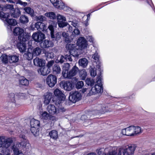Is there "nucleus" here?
Returning a JSON list of instances; mask_svg holds the SVG:
<instances>
[{
  "label": "nucleus",
  "instance_id": "obj_59",
  "mask_svg": "<svg viewBox=\"0 0 155 155\" xmlns=\"http://www.w3.org/2000/svg\"><path fill=\"white\" fill-rule=\"evenodd\" d=\"M41 24V22H38L35 25V27L38 30H40Z\"/></svg>",
  "mask_w": 155,
  "mask_h": 155
},
{
  "label": "nucleus",
  "instance_id": "obj_26",
  "mask_svg": "<svg viewBox=\"0 0 155 155\" xmlns=\"http://www.w3.org/2000/svg\"><path fill=\"white\" fill-rule=\"evenodd\" d=\"M51 3L56 8L59 9H64L65 6L64 3L61 2H59L58 0H50Z\"/></svg>",
  "mask_w": 155,
  "mask_h": 155
},
{
  "label": "nucleus",
  "instance_id": "obj_62",
  "mask_svg": "<svg viewBox=\"0 0 155 155\" xmlns=\"http://www.w3.org/2000/svg\"><path fill=\"white\" fill-rule=\"evenodd\" d=\"M88 40L90 42H93L94 41V38L91 36H89L87 38Z\"/></svg>",
  "mask_w": 155,
  "mask_h": 155
},
{
  "label": "nucleus",
  "instance_id": "obj_63",
  "mask_svg": "<svg viewBox=\"0 0 155 155\" xmlns=\"http://www.w3.org/2000/svg\"><path fill=\"white\" fill-rule=\"evenodd\" d=\"M66 60L65 58V57H64L63 55H61V56L60 58V59L59 62L62 63L64 62Z\"/></svg>",
  "mask_w": 155,
  "mask_h": 155
},
{
  "label": "nucleus",
  "instance_id": "obj_4",
  "mask_svg": "<svg viewBox=\"0 0 155 155\" xmlns=\"http://www.w3.org/2000/svg\"><path fill=\"white\" fill-rule=\"evenodd\" d=\"M10 15L8 13H5L2 12H0V17L5 18V23L7 26V28L9 29L11 31H12L11 26H15L17 24L16 21L13 19H9L8 18Z\"/></svg>",
  "mask_w": 155,
  "mask_h": 155
},
{
  "label": "nucleus",
  "instance_id": "obj_52",
  "mask_svg": "<svg viewBox=\"0 0 155 155\" xmlns=\"http://www.w3.org/2000/svg\"><path fill=\"white\" fill-rule=\"evenodd\" d=\"M92 57L95 61H97L96 64H98L97 63L98 62V61L99 58V55L97 51H96L95 53L93 55Z\"/></svg>",
  "mask_w": 155,
  "mask_h": 155
},
{
  "label": "nucleus",
  "instance_id": "obj_8",
  "mask_svg": "<svg viewBox=\"0 0 155 155\" xmlns=\"http://www.w3.org/2000/svg\"><path fill=\"white\" fill-rule=\"evenodd\" d=\"M66 48L69 50V53L73 56H78L81 54L80 49L78 48L75 44H68Z\"/></svg>",
  "mask_w": 155,
  "mask_h": 155
},
{
  "label": "nucleus",
  "instance_id": "obj_21",
  "mask_svg": "<svg viewBox=\"0 0 155 155\" xmlns=\"http://www.w3.org/2000/svg\"><path fill=\"white\" fill-rule=\"evenodd\" d=\"M40 111L39 112L40 118L43 120H48L51 117V115L46 111H43L41 108L42 105H39Z\"/></svg>",
  "mask_w": 155,
  "mask_h": 155
},
{
  "label": "nucleus",
  "instance_id": "obj_20",
  "mask_svg": "<svg viewBox=\"0 0 155 155\" xmlns=\"http://www.w3.org/2000/svg\"><path fill=\"white\" fill-rule=\"evenodd\" d=\"M78 68L76 66H74L72 69L67 74H64V78H71L72 77L75 76L77 73L78 71Z\"/></svg>",
  "mask_w": 155,
  "mask_h": 155
},
{
  "label": "nucleus",
  "instance_id": "obj_27",
  "mask_svg": "<svg viewBox=\"0 0 155 155\" xmlns=\"http://www.w3.org/2000/svg\"><path fill=\"white\" fill-rule=\"evenodd\" d=\"M8 57L9 63L10 64L15 63L18 62L19 55L18 54H9Z\"/></svg>",
  "mask_w": 155,
  "mask_h": 155
},
{
  "label": "nucleus",
  "instance_id": "obj_12",
  "mask_svg": "<svg viewBox=\"0 0 155 155\" xmlns=\"http://www.w3.org/2000/svg\"><path fill=\"white\" fill-rule=\"evenodd\" d=\"M12 141L11 138L5 139L4 137L0 136V147L7 148L9 147Z\"/></svg>",
  "mask_w": 155,
  "mask_h": 155
},
{
  "label": "nucleus",
  "instance_id": "obj_33",
  "mask_svg": "<svg viewBox=\"0 0 155 155\" xmlns=\"http://www.w3.org/2000/svg\"><path fill=\"white\" fill-rule=\"evenodd\" d=\"M31 49L28 48V51L26 53H25L24 55V57L28 60H31L34 56L33 53H31L30 51V50L31 51Z\"/></svg>",
  "mask_w": 155,
  "mask_h": 155
},
{
  "label": "nucleus",
  "instance_id": "obj_29",
  "mask_svg": "<svg viewBox=\"0 0 155 155\" xmlns=\"http://www.w3.org/2000/svg\"><path fill=\"white\" fill-rule=\"evenodd\" d=\"M34 64L37 66L41 67L44 66L45 63V61L42 58L37 57L33 60Z\"/></svg>",
  "mask_w": 155,
  "mask_h": 155
},
{
  "label": "nucleus",
  "instance_id": "obj_54",
  "mask_svg": "<svg viewBox=\"0 0 155 155\" xmlns=\"http://www.w3.org/2000/svg\"><path fill=\"white\" fill-rule=\"evenodd\" d=\"M65 58L67 61H72V58H71V54L70 53L69 54H66L65 55Z\"/></svg>",
  "mask_w": 155,
  "mask_h": 155
},
{
  "label": "nucleus",
  "instance_id": "obj_39",
  "mask_svg": "<svg viewBox=\"0 0 155 155\" xmlns=\"http://www.w3.org/2000/svg\"><path fill=\"white\" fill-rule=\"evenodd\" d=\"M53 71L54 74H58L60 73L61 69L58 65L55 64L53 67Z\"/></svg>",
  "mask_w": 155,
  "mask_h": 155
},
{
  "label": "nucleus",
  "instance_id": "obj_14",
  "mask_svg": "<svg viewBox=\"0 0 155 155\" xmlns=\"http://www.w3.org/2000/svg\"><path fill=\"white\" fill-rule=\"evenodd\" d=\"M46 82L49 87H52L57 82V78L55 75L50 74L46 79Z\"/></svg>",
  "mask_w": 155,
  "mask_h": 155
},
{
  "label": "nucleus",
  "instance_id": "obj_42",
  "mask_svg": "<svg viewBox=\"0 0 155 155\" xmlns=\"http://www.w3.org/2000/svg\"><path fill=\"white\" fill-rule=\"evenodd\" d=\"M49 135L51 138L54 139H56L58 137V133L55 130H53L50 132Z\"/></svg>",
  "mask_w": 155,
  "mask_h": 155
},
{
  "label": "nucleus",
  "instance_id": "obj_34",
  "mask_svg": "<svg viewBox=\"0 0 155 155\" xmlns=\"http://www.w3.org/2000/svg\"><path fill=\"white\" fill-rule=\"evenodd\" d=\"M68 22H71V25L76 28H78L80 26V22L76 20H73L71 17L69 18Z\"/></svg>",
  "mask_w": 155,
  "mask_h": 155
},
{
  "label": "nucleus",
  "instance_id": "obj_32",
  "mask_svg": "<svg viewBox=\"0 0 155 155\" xmlns=\"http://www.w3.org/2000/svg\"><path fill=\"white\" fill-rule=\"evenodd\" d=\"M12 11H13V12H11L10 13L11 16L12 17L17 18L20 16L21 12L19 9L18 8H17L15 10L14 9Z\"/></svg>",
  "mask_w": 155,
  "mask_h": 155
},
{
  "label": "nucleus",
  "instance_id": "obj_50",
  "mask_svg": "<svg viewBox=\"0 0 155 155\" xmlns=\"http://www.w3.org/2000/svg\"><path fill=\"white\" fill-rule=\"evenodd\" d=\"M15 4H18L19 5H20L21 6H22L24 7H25L27 6L28 5L27 3V2H23L21 0H16Z\"/></svg>",
  "mask_w": 155,
  "mask_h": 155
},
{
  "label": "nucleus",
  "instance_id": "obj_64",
  "mask_svg": "<svg viewBox=\"0 0 155 155\" xmlns=\"http://www.w3.org/2000/svg\"><path fill=\"white\" fill-rule=\"evenodd\" d=\"M121 133L123 135L127 136L126 128L122 129L121 131Z\"/></svg>",
  "mask_w": 155,
  "mask_h": 155
},
{
  "label": "nucleus",
  "instance_id": "obj_57",
  "mask_svg": "<svg viewBox=\"0 0 155 155\" xmlns=\"http://www.w3.org/2000/svg\"><path fill=\"white\" fill-rule=\"evenodd\" d=\"M54 63V61H50L48 62L47 66H46L48 67V69H50V68L53 65Z\"/></svg>",
  "mask_w": 155,
  "mask_h": 155
},
{
  "label": "nucleus",
  "instance_id": "obj_35",
  "mask_svg": "<svg viewBox=\"0 0 155 155\" xmlns=\"http://www.w3.org/2000/svg\"><path fill=\"white\" fill-rule=\"evenodd\" d=\"M134 126H132L126 128L127 136H132L134 135Z\"/></svg>",
  "mask_w": 155,
  "mask_h": 155
},
{
  "label": "nucleus",
  "instance_id": "obj_41",
  "mask_svg": "<svg viewBox=\"0 0 155 155\" xmlns=\"http://www.w3.org/2000/svg\"><path fill=\"white\" fill-rule=\"evenodd\" d=\"M24 10L26 12L31 15V16H33L34 15V11L33 9L30 7H25L24 8Z\"/></svg>",
  "mask_w": 155,
  "mask_h": 155
},
{
  "label": "nucleus",
  "instance_id": "obj_11",
  "mask_svg": "<svg viewBox=\"0 0 155 155\" xmlns=\"http://www.w3.org/2000/svg\"><path fill=\"white\" fill-rule=\"evenodd\" d=\"M81 97V94L78 91H72L70 93L69 99L73 103H75L80 100Z\"/></svg>",
  "mask_w": 155,
  "mask_h": 155
},
{
  "label": "nucleus",
  "instance_id": "obj_7",
  "mask_svg": "<svg viewBox=\"0 0 155 155\" xmlns=\"http://www.w3.org/2000/svg\"><path fill=\"white\" fill-rule=\"evenodd\" d=\"M58 108L57 109L53 104H49L47 107V110L49 113L52 115L56 114L60 112H63L65 111L64 108L60 104H59Z\"/></svg>",
  "mask_w": 155,
  "mask_h": 155
},
{
  "label": "nucleus",
  "instance_id": "obj_24",
  "mask_svg": "<svg viewBox=\"0 0 155 155\" xmlns=\"http://www.w3.org/2000/svg\"><path fill=\"white\" fill-rule=\"evenodd\" d=\"M48 28L50 31V33L51 37L53 38H55V39L56 41H58L60 38L61 37V34L60 32L57 33L55 36L54 34V27L52 25H50L48 27Z\"/></svg>",
  "mask_w": 155,
  "mask_h": 155
},
{
  "label": "nucleus",
  "instance_id": "obj_13",
  "mask_svg": "<svg viewBox=\"0 0 155 155\" xmlns=\"http://www.w3.org/2000/svg\"><path fill=\"white\" fill-rule=\"evenodd\" d=\"M57 23L58 27L60 28H63L66 26L68 24L66 21L65 17L60 14H58L56 16Z\"/></svg>",
  "mask_w": 155,
  "mask_h": 155
},
{
  "label": "nucleus",
  "instance_id": "obj_58",
  "mask_svg": "<svg viewBox=\"0 0 155 155\" xmlns=\"http://www.w3.org/2000/svg\"><path fill=\"white\" fill-rule=\"evenodd\" d=\"M46 28V26H45V24L41 22L40 30L43 31L45 30Z\"/></svg>",
  "mask_w": 155,
  "mask_h": 155
},
{
  "label": "nucleus",
  "instance_id": "obj_44",
  "mask_svg": "<svg viewBox=\"0 0 155 155\" xmlns=\"http://www.w3.org/2000/svg\"><path fill=\"white\" fill-rule=\"evenodd\" d=\"M19 82L20 84L23 85H27L29 84L28 81L24 77L20 79Z\"/></svg>",
  "mask_w": 155,
  "mask_h": 155
},
{
  "label": "nucleus",
  "instance_id": "obj_31",
  "mask_svg": "<svg viewBox=\"0 0 155 155\" xmlns=\"http://www.w3.org/2000/svg\"><path fill=\"white\" fill-rule=\"evenodd\" d=\"M88 63V60L85 58H81L78 61L79 65L83 68H86L87 66Z\"/></svg>",
  "mask_w": 155,
  "mask_h": 155
},
{
  "label": "nucleus",
  "instance_id": "obj_22",
  "mask_svg": "<svg viewBox=\"0 0 155 155\" xmlns=\"http://www.w3.org/2000/svg\"><path fill=\"white\" fill-rule=\"evenodd\" d=\"M22 139L21 140V143H18L16 145H14L13 146H17L16 147L19 149V148L21 146L24 147H28L29 145V143L28 141L26 139L25 137L24 136H22Z\"/></svg>",
  "mask_w": 155,
  "mask_h": 155
},
{
  "label": "nucleus",
  "instance_id": "obj_18",
  "mask_svg": "<svg viewBox=\"0 0 155 155\" xmlns=\"http://www.w3.org/2000/svg\"><path fill=\"white\" fill-rule=\"evenodd\" d=\"M77 45L81 48L80 50L85 49L88 46L87 41L83 37H80L78 39Z\"/></svg>",
  "mask_w": 155,
  "mask_h": 155
},
{
  "label": "nucleus",
  "instance_id": "obj_46",
  "mask_svg": "<svg viewBox=\"0 0 155 155\" xmlns=\"http://www.w3.org/2000/svg\"><path fill=\"white\" fill-rule=\"evenodd\" d=\"M8 55H3L1 56V59L2 62L5 64H7L9 62Z\"/></svg>",
  "mask_w": 155,
  "mask_h": 155
},
{
  "label": "nucleus",
  "instance_id": "obj_48",
  "mask_svg": "<svg viewBox=\"0 0 155 155\" xmlns=\"http://www.w3.org/2000/svg\"><path fill=\"white\" fill-rule=\"evenodd\" d=\"M134 134H139L142 132V130H141L140 127H135L134 126Z\"/></svg>",
  "mask_w": 155,
  "mask_h": 155
},
{
  "label": "nucleus",
  "instance_id": "obj_43",
  "mask_svg": "<svg viewBox=\"0 0 155 155\" xmlns=\"http://www.w3.org/2000/svg\"><path fill=\"white\" fill-rule=\"evenodd\" d=\"M20 21L21 23L23 24L27 23L29 21L28 17L25 15H22L20 17Z\"/></svg>",
  "mask_w": 155,
  "mask_h": 155
},
{
  "label": "nucleus",
  "instance_id": "obj_16",
  "mask_svg": "<svg viewBox=\"0 0 155 155\" xmlns=\"http://www.w3.org/2000/svg\"><path fill=\"white\" fill-rule=\"evenodd\" d=\"M32 38L35 41L39 42L42 41L45 38V36L41 32L37 31L33 34Z\"/></svg>",
  "mask_w": 155,
  "mask_h": 155
},
{
  "label": "nucleus",
  "instance_id": "obj_15",
  "mask_svg": "<svg viewBox=\"0 0 155 155\" xmlns=\"http://www.w3.org/2000/svg\"><path fill=\"white\" fill-rule=\"evenodd\" d=\"M54 94L58 98L57 100L58 103L60 104L62 101L65 99V96L63 92L59 89L57 88L54 91Z\"/></svg>",
  "mask_w": 155,
  "mask_h": 155
},
{
  "label": "nucleus",
  "instance_id": "obj_51",
  "mask_svg": "<svg viewBox=\"0 0 155 155\" xmlns=\"http://www.w3.org/2000/svg\"><path fill=\"white\" fill-rule=\"evenodd\" d=\"M84 83L83 81H79L77 82L76 84V87L78 89L81 88L84 86Z\"/></svg>",
  "mask_w": 155,
  "mask_h": 155
},
{
  "label": "nucleus",
  "instance_id": "obj_17",
  "mask_svg": "<svg viewBox=\"0 0 155 155\" xmlns=\"http://www.w3.org/2000/svg\"><path fill=\"white\" fill-rule=\"evenodd\" d=\"M109 105V104H102L99 105L97 106V111H96L95 114H102L105 112L110 111L108 109V107Z\"/></svg>",
  "mask_w": 155,
  "mask_h": 155
},
{
  "label": "nucleus",
  "instance_id": "obj_49",
  "mask_svg": "<svg viewBox=\"0 0 155 155\" xmlns=\"http://www.w3.org/2000/svg\"><path fill=\"white\" fill-rule=\"evenodd\" d=\"M80 33V31L78 29H75L74 31L72 32L71 37L74 38L79 35Z\"/></svg>",
  "mask_w": 155,
  "mask_h": 155
},
{
  "label": "nucleus",
  "instance_id": "obj_60",
  "mask_svg": "<svg viewBox=\"0 0 155 155\" xmlns=\"http://www.w3.org/2000/svg\"><path fill=\"white\" fill-rule=\"evenodd\" d=\"M0 119L3 121V122L5 123H7L8 121H7L8 120V118H6L5 116H2L0 117Z\"/></svg>",
  "mask_w": 155,
  "mask_h": 155
},
{
  "label": "nucleus",
  "instance_id": "obj_3",
  "mask_svg": "<svg viewBox=\"0 0 155 155\" xmlns=\"http://www.w3.org/2000/svg\"><path fill=\"white\" fill-rule=\"evenodd\" d=\"M136 146L134 144L125 147H121L119 149V155H132L135 150Z\"/></svg>",
  "mask_w": 155,
  "mask_h": 155
},
{
  "label": "nucleus",
  "instance_id": "obj_2",
  "mask_svg": "<svg viewBox=\"0 0 155 155\" xmlns=\"http://www.w3.org/2000/svg\"><path fill=\"white\" fill-rule=\"evenodd\" d=\"M13 33L15 35H19L18 39L20 41H26L30 37V33L24 32V30L19 27H16L14 29Z\"/></svg>",
  "mask_w": 155,
  "mask_h": 155
},
{
  "label": "nucleus",
  "instance_id": "obj_1",
  "mask_svg": "<svg viewBox=\"0 0 155 155\" xmlns=\"http://www.w3.org/2000/svg\"><path fill=\"white\" fill-rule=\"evenodd\" d=\"M82 91L83 93L86 92L87 93V95L89 96L102 93L103 91V87L102 83H101V77L99 76L96 79L95 86L92 87L91 89L88 88H83Z\"/></svg>",
  "mask_w": 155,
  "mask_h": 155
},
{
  "label": "nucleus",
  "instance_id": "obj_61",
  "mask_svg": "<svg viewBox=\"0 0 155 155\" xmlns=\"http://www.w3.org/2000/svg\"><path fill=\"white\" fill-rule=\"evenodd\" d=\"M4 2H7L8 3L15 4L16 0H3Z\"/></svg>",
  "mask_w": 155,
  "mask_h": 155
},
{
  "label": "nucleus",
  "instance_id": "obj_56",
  "mask_svg": "<svg viewBox=\"0 0 155 155\" xmlns=\"http://www.w3.org/2000/svg\"><path fill=\"white\" fill-rule=\"evenodd\" d=\"M6 8L11 10V11L14 10V5H12L7 4L5 5Z\"/></svg>",
  "mask_w": 155,
  "mask_h": 155
},
{
  "label": "nucleus",
  "instance_id": "obj_9",
  "mask_svg": "<svg viewBox=\"0 0 155 155\" xmlns=\"http://www.w3.org/2000/svg\"><path fill=\"white\" fill-rule=\"evenodd\" d=\"M97 63L98 64L96 65V68L94 67V68H91L90 69V74L92 77H94L97 75V72L98 75L99 76L97 77V79L98 77L100 76L101 80V81L102 78L101 77V72L103 71L102 65L101 63H100L99 62H98ZM101 83H102L101 81Z\"/></svg>",
  "mask_w": 155,
  "mask_h": 155
},
{
  "label": "nucleus",
  "instance_id": "obj_36",
  "mask_svg": "<svg viewBox=\"0 0 155 155\" xmlns=\"http://www.w3.org/2000/svg\"><path fill=\"white\" fill-rule=\"evenodd\" d=\"M87 75V73L85 70L82 69L80 71L79 76L82 80H84Z\"/></svg>",
  "mask_w": 155,
  "mask_h": 155
},
{
  "label": "nucleus",
  "instance_id": "obj_23",
  "mask_svg": "<svg viewBox=\"0 0 155 155\" xmlns=\"http://www.w3.org/2000/svg\"><path fill=\"white\" fill-rule=\"evenodd\" d=\"M116 147H109L105 149V153L103 155H116Z\"/></svg>",
  "mask_w": 155,
  "mask_h": 155
},
{
  "label": "nucleus",
  "instance_id": "obj_55",
  "mask_svg": "<svg viewBox=\"0 0 155 155\" xmlns=\"http://www.w3.org/2000/svg\"><path fill=\"white\" fill-rule=\"evenodd\" d=\"M105 150H104L103 148H98L96 150V152L97 154L99 155H100L102 154L104 152V153H105Z\"/></svg>",
  "mask_w": 155,
  "mask_h": 155
},
{
  "label": "nucleus",
  "instance_id": "obj_47",
  "mask_svg": "<svg viewBox=\"0 0 155 155\" xmlns=\"http://www.w3.org/2000/svg\"><path fill=\"white\" fill-rule=\"evenodd\" d=\"M45 56L48 58L52 59L54 57L53 53L51 51L45 52Z\"/></svg>",
  "mask_w": 155,
  "mask_h": 155
},
{
  "label": "nucleus",
  "instance_id": "obj_25",
  "mask_svg": "<svg viewBox=\"0 0 155 155\" xmlns=\"http://www.w3.org/2000/svg\"><path fill=\"white\" fill-rule=\"evenodd\" d=\"M38 70V73L43 76H45L48 74L50 72V69H48V67L45 66H41Z\"/></svg>",
  "mask_w": 155,
  "mask_h": 155
},
{
  "label": "nucleus",
  "instance_id": "obj_28",
  "mask_svg": "<svg viewBox=\"0 0 155 155\" xmlns=\"http://www.w3.org/2000/svg\"><path fill=\"white\" fill-rule=\"evenodd\" d=\"M54 45V43L52 41L45 40L41 41L40 43V46L43 48H48L52 47Z\"/></svg>",
  "mask_w": 155,
  "mask_h": 155
},
{
  "label": "nucleus",
  "instance_id": "obj_45",
  "mask_svg": "<svg viewBox=\"0 0 155 155\" xmlns=\"http://www.w3.org/2000/svg\"><path fill=\"white\" fill-rule=\"evenodd\" d=\"M41 52V49L39 47H37L33 49L32 53H33L34 56H35L39 55Z\"/></svg>",
  "mask_w": 155,
  "mask_h": 155
},
{
  "label": "nucleus",
  "instance_id": "obj_19",
  "mask_svg": "<svg viewBox=\"0 0 155 155\" xmlns=\"http://www.w3.org/2000/svg\"><path fill=\"white\" fill-rule=\"evenodd\" d=\"M60 86L67 91H71L74 87L73 84L71 81H63L60 83Z\"/></svg>",
  "mask_w": 155,
  "mask_h": 155
},
{
  "label": "nucleus",
  "instance_id": "obj_6",
  "mask_svg": "<svg viewBox=\"0 0 155 155\" xmlns=\"http://www.w3.org/2000/svg\"><path fill=\"white\" fill-rule=\"evenodd\" d=\"M25 95V94L24 93H19L15 94L14 93H12L9 94L8 100L13 104L14 106L18 107L20 104L17 103V99L23 98Z\"/></svg>",
  "mask_w": 155,
  "mask_h": 155
},
{
  "label": "nucleus",
  "instance_id": "obj_30",
  "mask_svg": "<svg viewBox=\"0 0 155 155\" xmlns=\"http://www.w3.org/2000/svg\"><path fill=\"white\" fill-rule=\"evenodd\" d=\"M52 96V93L51 92H47L44 95V103L45 105L48 104L51 101Z\"/></svg>",
  "mask_w": 155,
  "mask_h": 155
},
{
  "label": "nucleus",
  "instance_id": "obj_53",
  "mask_svg": "<svg viewBox=\"0 0 155 155\" xmlns=\"http://www.w3.org/2000/svg\"><path fill=\"white\" fill-rule=\"evenodd\" d=\"M36 18L37 21H43L46 20V18L45 16L42 15L36 16Z\"/></svg>",
  "mask_w": 155,
  "mask_h": 155
},
{
  "label": "nucleus",
  "instance_id": "obj_5",
  "mask_svg": "<svg viewBox=\"0 0 155 155\" xmlns=\"http://www.w3.org/2000/svg\"><path fill=\"white\" fill-rule=\"evenodd\" d=\"M30 124L31 132L34 136H38L39 135V129L40 126V121L38 120L32 119L31 120Z\"/></svg>",
  "mask_w": 155,
  "mask_h": 155
},
{
  "label": "nucleus",
  "instance_id": "obj_10",
  "mask_svg": "<svg viewBox=\"0 0 155 155\" xmlns=\"http://www.w3.org/2000/svg\"><path fill=\"white\" fill-rule=\"evenodd\" d=\"M11 41H12L10 42L11 44L14 46L16 45L17 48L21 52H23L25 51L26 46L24 42L25 41H20V42L19 43L18 41L15 38L12 39Z\"/></svg>",
  "mask_w": 155,
  "mask_h": 155
},
{
  "label": "nucleus",
  "instance_id": "obj_38",
  "mask_svg": "<svg viewBox=\"0 0 155 155\" xmlns=\"http://www.w3.org/2000/svg\"><path fill=\"white\" fill-rule=\"evenodd\" d=\"M70 64L69 63H66L64 64L63 66L62 74L64 77V74H67L68 71L69 69Z\"/></svg>",
  "mask_w": 155,
  "mask_h": 155
},
{
  "label": "nucleus",
  "instance_id": "obj_40",
  "mask_svg": "<svg viewBox=\"0 0 155 155\" xmlns=\"http://www.w3.org/2000/svg\"><path fill=\"white\" fill-rule=\"evenodd\" d=\"M86 84L88 85L93 86L95 83L94 80L91 78H87L85 81Z\"/></svg>",
  "mask_w": 155,
  "mask_h": 155
},
{
  "label": "nucleus",
  "instance_id": "obj_37",
  "mask_svg": "<svg viewBox=\"0 0 155 155\" xmlns=\"http://www.w3.org/2000/svg\"><path fill=\"white\" fill-rule=\"evenodd\" d=\"M45 15L51 19H55L56 17V14L52 12H46L45 14Z\"/></svg>",
  "mask_w": 155,
  "mask_h": 155
}]
</instances>
